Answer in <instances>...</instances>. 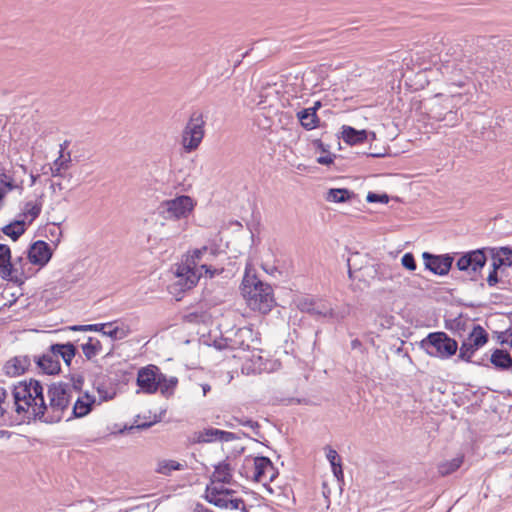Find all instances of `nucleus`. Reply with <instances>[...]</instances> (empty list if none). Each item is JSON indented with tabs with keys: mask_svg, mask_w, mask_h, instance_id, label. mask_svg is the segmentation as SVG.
<instances>
[{
	"mask_svg": "<svg viewBox=\"0 0 512 512\" xmlns=\"http://www.w3.org/2000/svg\"><path fill=\"white\" fill-rule=\"evenodd\" d=\"M494 56L483 52H477L472 58L466 55H458L443 61L440 71L444 78L447 91L453 98H458L461 103L473 102L477 99L478 88L473 75L476 73L485 75L486 72L496 68Z\"/></svg>",
	"mask_w": 512,
	"mask_h": 512,
	"instance_id": "f257e3e1",
	"label": "nucleus"
},
{
	"mask_svg": "<svg viewBox=\"0 0 512 512\" xmlns=\"http://www.w3.org/2000/svg\"><path fill=\"white\" fill-rule=\"evenodd\" d=\"M13 407L22 421L43 420L44 412H47L44 397V388L40 381L30 379L20 381L14 385Z\"/></svg>",
	"mask_w": 512,
	"mask_h": 512,
	"instance_id": "f03ea898",
	"label": "nucleus"
},
{
	"mask_svg": "<svg viewBox=\"0 0 512 512\" xmlns=\"http://www.w3.org/2000/svg\"><path fill=\"white\" fill-rule=\"evenodd\" d=\"M241 292L248 306L262 314L270 312L275 304L272 287L252 273L249 265L246 266Z\"/></svg>",
	"mask_w": 512,
	"mask_h": 512,
	"instance_id": "7ed1b4c3",
	"label": "nucleus"
},
{
	"mask_svg": "<svg viewBox=\"0 0 512 512\" xmlns=\"http://www.w3.org/2000/svg\"><path fill=\"white\" fill-rule=\"evenodd\" d=\"M71 385L68 383H52L48 387L47 396L49 404L46 403L47 412H44L42 422L57 423L63 418L65 410L71 401Z\"/></svg>",
	"mask_w": 512,
	"mask_h": 512,
	"instance_id": "20e7f679",
	"label": "nucleus"
},
{
	"mask_svg": "<svg viewBox=\"0 0 512 512\" xmlns=\"http://www.w3.org/2000/svg\"><path fill=\"white\" fill-rule=\"evenodd\" d=\"M429 356L442 360L450 359L458 350V342L445 332H431L419 343Z\"/></svg>",
	"mask_w": 512,
	"mask_h": 512,
	"instance_id": "39448f33",
	"label": "nucleus"
},
{
	"mask_svg": "<svg viewBox=\"0 0 512 512\" xmlns=\"http://www.w3.org/2000/svg\"><path fill=\"white\" fill-rule=\"evenodd\" d=\"M195 206L196 201L192 197L181 195L162 201L158 206V213L165 220H182L190 216Z\"/></svg>",
	"mask_w": 512,
	"mask_h": 512,
	"instance_id": "423d86ee",
	"label": "nucleus"
},
{
	"mask_svg": "<svg viewBox=\"0 0 512 512\" xmlns=\"http://www.w3.org/2000/svg\"><path fill=\"white\" fill-rule=\"evenodd\" d=\"M298 308L313 317L328 318L338 322L345 319L349 313L347 307L336 310L327 301L313 298L301 299L298 303Z\"/></svg>",
	"mask_w": 512,
	"mask_h": 512,
	"instance_id": "0eeeda50",
	"label": "nucleus"
},
{
	"mask_svg": "<svg viewBox=\"0 0 512 512\" xmlns=\"http://www.w3.org/2000/svg\"><path fill=\"white\" fill-rule=\"evenodd\" d=\"M205 119L200 111H193L182 132V146L188 153L196 150L205 135Z\"/></svg>",
	"mask_w": 512,
	"mask_h": 512,
	"instance_id": "6e6552de",
	"label": "nucleus"
},
{
	"mask_svg": "<svg viewBox=\"0 0 512 512\" xmlns=\"http://www.w3.org/2000/svg\"><path fill=\"white\" fill-rule=\"evenodd\" d=\"M486 261L487 258L484 251L477 249L461 256L457 260L456 266L460 271L467 272L471 279L474 280L476 273L481 271Z\"/></svg>",
	"mask_w": 512,
	"mask_h": 512,
	"instance_id": "1a4fd4ad",
	"label": "nucleus"
},
{
	"mask_svg": "<svg viewBox=\"0 0 512 512\" xmlns=\"http://www.w3.org/2000/svg\"><path fill=\"white\" fill-rule=\"evenodd\" d=\"M0 277L18 285L23 283V273L11 262V250L5 244H0Z\"/></svg>",
	"mask_w": 512,
	"mask_h": 512,
	"instance_id": "9d476101",
	"label": "nucleus"
},
{
	"mask_svg": "<svg viewBox=\"0 0 512 512\" xmlns=\"http://www.w3.org/2000/svg\"><path fill=\"white\" fill-rule=\"evenodd\" d=\"M159 368L155 365L142 367L137 374V385L148 394H153L159 389Z\"/></svg>",
	"mask_w": 512,
	"mask_h": 512,
	"instance_id": "9b49d317",
	"label": "nucleus"
},
{
	"mask_svg": "<svg viewBox=\"0 0 512 512\" xmlns=\"http://www.w3.org/2000/svg\"><path fill=\"white\" fill-rule=\"evenodd\" d=\"M252 461L254 467L252 479L254 481L266 483L277 477L278 471L268 457L258 456L253 458Z\"/></svg>",
	"mask_w": 512,
	"mask_h": 512,
	"instance_id": "f8f14e48",
	"label": "nucleus"
},
{
	"mask_svg": "<svg viewBox=\"0 0 512 512\" xmlns=\"http://www.w3.org/2000/svg\"><path fill=\"white\" fill-rule=\"evenodd\" d=\"M422 257L424 259L426 269L440 276L448 274L454 260L449 254L433 255L429 252H424Z\"/></svg>",
	"mask_w": 512,
	"mask_h": 512,
	"instance_id": "ddd939ff",
	"label": "nucleus"
},
{
	"mask_svg": "<svg viewBox=\"0 0 512 512\" xmlns=\"http://www.w3.org/2000/svg\"><path fill=\"white\" fill-rule=\"evenodd\" d=\"M52 257V250L48 243L42 240L34 242L28 250L29 261L40 267L45 266Z\"/></svg>",
	"mask_w": 512,
	"mask_h": 512,
	"instance_id": "4468645a",
	"label": "nucleus"
},
{
	"mask_svg": "<svg viewBox=\"0 0 512 512\" xmlns=\"http://www.w3.org/2000/svg\"><path fill=\"white\" fill-rule=\"evenodd\" d=\"M35 361L39 369L45 374L53 375L59 373L61 370L59 359L57 358L56 352L53 351L52 345L47 352L36 358Z\"/></svg>",
	"mask_w": 512,
	"mask_h": 512,
	"instance_id": "2eb2a0df",
	"label": "nucleus"
},
{
	"mask_svg": "<svg viewBox=\"0 0 512 512\" xmlns=\"http://www.w3.org/2000/svg\"><path fill=\"white\" fill-rule=\"evenodd\" d=\"M44 201V193L39 194L35 200H29L24 203L20 216L25 223L32 224L40 215Z\"/></svg>",
	"mask_w": 512,
	"mask_h": 512,
	"instance_id": "dca6fc26",
	"label": "nucleus"
},
{
	"mask_svg": "<svg viewBox=\"0 0 512 512\" xmlns=\"http://www.w3.org/2000/svg\"><path fill=\"white\" fill-rule=\"evenodd\" d=\"M30 365L31 361L28 356H16L7 361L3 369L7 376L15 377L23 374Z\"/></svg>",
	"mask_w": 512,
	"mask_h": 512,
	"instance_id": "f3484780",
	"label": "nucleus"
},
{
	"mask_svg": "<svg viewBox=\"0 0 512 512\" xmlns=\"http://www.w3.org/2000/svg\"><path fill=\"white\" fill-rule=\"evenodd\" d=\"M458 107L454 109H449L448 112H441L440 108L431 109V117L439 122H443V125L446 127H454L458 125L463 117L458 113Z\"/></svg>",
	"mask_w": 512,
	"mask_h": 512,
	"instance_id": "a211bd4d",
	"label": "nucleus"
},
{
	"mask_svg": "<svg viewBox=\"0 0 512 512\" xmlns=\"http://www.w3.org/2000/svg\"><path fill=\"white\" fill-rule=\"evenodd\" d=\"M341 136L344 142L349 145L363 143L368 138V132L364 129L357 130L351 126L344 125L342 127Z\"/></svg>",
	"mask_w": 512,
	"mask_h": 512,
	"instance_id": "6ab92c4d",
	"label": "nucleus"
},
{
	"mask_svg": "<svg viewBox=\"0 0 512 512\" xmlns=\"http://www.w3.org/2000/svg\"><path fill=\"white\" fill-rule=\"evenodd\" d=\"M52 349L56 352L57 358L59 359V357H61L67 366L71 365V362L77 353L76 346L71 342H67L65 344H52Z\"/></svg>",
	"mask_w": 512,
	"mask_h": 512,
	"instance_id": "aec40b11",
	"label": "nucleus"
},
{
	"mask_svg": "<svg viewBox=\"0 0 512 512\" xmlns=\"http://www.w3.org/2000/svg\"><path fill=\"white\" fill-rule=\"evenodd\" d=\"M490 362L499 370L512 368V356L508 351L503 349H495L491 354Z\"/></svg>",
	"mask_w": 512,
	"mask_h": 512,
	"instance_id": "412c9836",
	"label": "nucleus"
},
{
	"mask_svg": "<svg viewBox=\"0 0 512 512\" xmlns=\"http://www.w3.org/2000/svg\"><path fill=\"white\" fill-rule=\"evenodd\" d=\"M232 481V468L229 463L221 462L215 466L212 475V484H230Z\"/></svg>",
	"mask_w": 512,
	"mask_h": 512,
	"instance_id": "4be33fe9",
	"label": "nucleus"
},
{
	"mask_svg": "<svg viewBox=\"0 0 512 512\" xmlns=\"http://www.w3.org/2000/svg\"><path fill=\"white\" fill-rule=\"evenodd\" d=\"M512 266V251L509 248H501V250L493 255L492 267L500 270L502 275L506 267Z\"/></svg>",
	"mask_w": 512,
	"mask_h": 512,
	"instance_id": "5701e85b",
	"label": "nucleus"
},
{
	"mask_svg": "<svg viewBox=\"0 0 512 512\" xmlns=\"http://www.w3.org/2000/svg\"><path fill=\"white\" fill-rule=\"evenodd\" d=\"M301 126L305 130H313L318 127L320 119L314 110L310 111L308 108L302 109L296 114Z\"/></svg>",
	"mask_w": 512,
	"mask_h": 512,
	"instance_id": "b1692460",
	"label": "nucleus"
},
{
	"mask_svg": "<svg viewBox=\"0 0 512 512\" xmlns=\"http://www.w3.org/2000/svg\"><path fill=\"white\" fill-rule=\"evenodd\" d=\"M94 403L95 398L91 397L88 394H85L83 397L78 398L73 406V416L76 418L86 416L92 410V406Z\"/></svg>",
	"mask_w": 512,
	"mask_h": 512,
	"instance_id": "393cba45",
	"label": "nucleus"
},
{
	"mask_svg": "<svg viewBox=\"0 0 512 512\" xmlns=\"http://www.w3.org/2000/svg\"><path fill=\"white\" fill-rule=\"evenodd\" d=\"M324 449L326 451V458L331 465L334 476L338 481L343 480L344 474L341 464V457L331 446H326Z\"/></svg>",
	"mask_w": 512,
	"mask_h": 512,
	"instance_id": "a878e982",
	"label": "nucleus"
},
{
	"mask_svg": "<svg viewBox=\"0 0 512 512\" xmlns=\"http://www.w3.org/2000/svg\"><path fill=\"white\" fill-rule=\"evenodd\" d=\"M218 252L219 251H218L217 247L203 246L199 249H195L192 252V254L187 258L186 264H190L191 266H193V268H197L199 261L203 258V256L205 254L208 253L209 256L207 257V260H211L213 257H215L218 254Z\"/></svg>",
	"mask_w": 512,
	"mask_h": 512,
	"instance_id": "bb28decb",
	"label": "nucleus"
},
{
	"mask_svg": "<svg viewBox=\"0 0 512 512\" xmlns=\"http://www.w3.org/2000/svg\"><path fill=\"white\" fill-rule=\"evenodd\" d=\"M489 340L488 333L480 325H473L472 330L469 332L468 337L464 341L473 343V345L484 346Z\"/></svg>",
	"mask_w": 512,
	"mask_h": 512,
	"instance_id": "cd10ccee",
	"label": "nucleus"
},
{
	"mask_svg": "<svg viewBox=\"0 0 512 512\" xmlns=\"http://www.w3.org/2000/svg\"><path fill=\"white\" fill-rule=\"evenodd\" d=\"M464 456H457L451 460L443 461L438 464V473L441 476H447L458 470L463 464Z\"/></svg>",
	"mask_w": 512,
	"mask_h": 512,
	"instance_id": "c85d7f7f",
	"label": "nucleus"
},
{
	"mask_svg": "<svg viewBox=\"0 0 512 512\" xmlns=\"http://www.w3.org/2000/svg\"><path fill=\"white\" fill-rule=\"evenodd\" d=\"M25 231L26 224L24 220H15L14 222L5 225L2 228V232L14 241H16L21 235H23Z\"/></svg>",
	"mask_w": 512,
	"mask_h": 512,
	"instance_id": "c756f323",
	"label": "nucleus"
},
{
	"mask_svg": "<svg viewBox=\"0 0 512 512\" xmlns=\"http://www.w3.org/2000/svg\"><path fill=\"white\" fill-rule=\"evenodd\" d=\"M354 197V193L345 188H333L327 192L326 200L335 203H344Z\"/></svg>",
	"mask_w": 512,
	"mask_h": 512,
	"instance_id": "7c9ffc66",
	"label": "nucleus"
},
{
	"mask_svg": "<svg viewBox=\"0 0 512 512\" xmlns=\"http://www.w3.org/2000/svg\"><path fill=\"white\" fill-rule=\"evenodd\" d=\"M186 468L185 463H180L175 460L164 459L158 462L156 471L162 475H170L172 471H180Z\"/></svg>",
	"mask_w": 512,
	"mask_h": 512,
	"instance_id": "2f4dec72",
	"label": "nucleus"
},
{
	"mask_svg": "<svg viewBox=\"0 0 512 512\" xmlns=\"http://www.w3.org/2000/svg\"><path fill=\"white\" fill-rule=\"evenodd\" d=\"M482 346L473 345V343L462 341L461 346L458 347L459 354L458 359L465 362H472V357Z\"/></svg>",
	"mask_w": 512,
	"mask_h": 512,
	"instance_id": "473e14b6",
	"label": "nucleus"
},
{
	"mask_svg": "<svg viewBox=\"0 0 512 512\" xmlns=\"http://www.w3.org/2000/svg\"><path fill=\"white\" fill-rule=\"evenodd\" d=\"M102 350V344L98 339L88 338V342L82 345V351L88 360H91Z\"/></svg>",
	"mask_w": 512,
	"mask_h": 512,
	"instance_id": "72a5a7b5",
	"label": "nucleus"
},
{
	"mask_svg": "<svg viewBox=\"0 0 512 512\" xmlns=\"http://www.w3.org/2000/svg\"><path fill=\"white\" fill-rule=\"evenodd\" d=\"M71 164L70 156L67 159H63L62 153L50 166L51 175L53 177H62L63 171L69 169Z\"/></svg>",
	"mask_w": 512,
	"mask_h": 512,
	"instance_id": "f704fd0d",
	"label": "nucleus"
},
{
	"mask_svg": "<svg viewBox=\"0 0 512 512\" xmlns=\"http://www.w3.org/2000/svg\"><path fill=\"white\" fill-rule=\"evenodd\" d=\"M96 332H101L104 336H108L113 340H122L126 338L129 334V328L128 327H106L102 330H95Z\"/></svg>",
	"mask_w": 512,
	"mask_h": 512,
	"instance_id": "c9c22d12",
	"label": "nucleus"
},
{
	"mask_svg": "<svg viewBox=\"0 0 512 512\" xmlns=\"http://www.w3.org/2000/svg\"><path fill=\"white\" fill-rule=\"evenodd\" d=\"M186 270L185 275V288L191 289L194 287L197 282L199 281L200 277L203 275L200 271L197 270V268H193L190 264H186L185 267H183L182 271Z\"/></svg>",
	"mask_w": 512,
	"mask_h": 512,
	"instance_id": "e433bc0d",
	"label": "nucleus"
},
{
	"mask_svg": "<svg viewBox=\"0 0 512 512\" xmlns=\"http://www.w3.org/2000/svg\"><path fill=\"white\" fill-rule=\"evenodd\" d=\"M16 188L12 176L6 173H0V203L3 201L8 192Z\"/></svg>",
	"mask_w": 512,
	"mask_h": 512,
	"instance_id": "4c0bfd02",
	"label": "nucleus"
},
{
	"mask_svg": "<svg viewBox=\"0 0 512 512\" xmlns=\"http://www.w3.org/2000/svg\"><path fill=\"white\" fill-rule=\"evenodd\" d=\"M207 500L220 508H228L229 499L224 495L219 496V491L215 488H206Z\"/></svg>",
	"mask_w": 512,
	"mask_h": 512,
	"instance_id": "58836bf2",
	"label": "nucleus"
},
{
	"mask_svg": "<svg viewBox=\"0 0 512 512\" xmlns=\"http://www.w3.org/2000/svg\"><path fill=\"white\" fill-rule=\"evenodd\" d=\"M464 104L465 103L459 102L458 98H453L452 95L449 93V95L443 98L441 102L435 103L431 109L440 108L441 112L445 113L448 112L449 109H454L457 106H461Z\"/></svg>",
	"mask_w": 512,
	"mask_h": 512,
	"instance_id": "ea45409f",
	"label": "nucleus"
},
{
	"mask_svg": "<svg viewBox=\"0 0 512 512\" xmlns=\"http://www.w3.org/2000/svg\"><path fill=\"white\" fill-rule=\"evenodd\" d=\"M159 379L161 382L159 388L162 394L172 392L178 383V379L176 377H171L167 379L166 376L163 375L162 373H160Z\"/></svg>",
	"mask_w": 512,
	"mask_h": 512,
	"instance_id": "a19ab883",
	"label": "nucleus"
},
{
	"mask_svg": "<svg viewBox=\"0 0 512 512\" xmlns=\"http://www.w3.org/2000/svg\"><path fill=\"white\" fill-rule=\"evenodd\" d=\"M111 375H114L113 378H111L113 381L117 383H127L129 382L132 372L124 370L122 368H112L109 372Z\"/></svg>",
	"mask_w": 512,
	"mask_h": 512,
	"instance_id": "79ce46f5",
	"label": "nucleus"
},
{
	"mask_svg": "<svg viewBox=\"0 0 512 512\" xmlns=\"http://www.w3.org/2000/svg\"><path fill=\"white\" fill-rule=\"evenodd\" d=\"M219 431H220V429H217V428L205 429L204 431L199 432L197 441L198 442H212V441L219 440V434H218Z\"/></svg>",
	"mask_w": 512,
	"mask_h": 512,
	"instance_id": "37998d69",
	"label": "nucleus"
},
{
	"mask_svg": "<svg viewBox=\"0 0 512 512\" xmlns=\"http://www.w3.org/2000/svg\"><path fill=\"white\" fill-rule=\"evenodd\" d=\"M111 326H113L112 322L100 323V324H88V325H74V326H70L69 330L86 332V331H92V330H102L103 328L111 327Z\"/></svg>",
	"mask_w": 512,
	"mask_h": 512,
	"instance_id": "c03bdc74",
	"label": "nucleus"
},
{
	"mask_svg": "<svg viewBox=\"0 0 512 512\" xmlns=\"http://www.w3.org/2000/svg\"><path fill=\"white\" fill-rule=\"evenodd\" d=\"M184 322L198 324L204 322L205 312L203 311H191L187 312L182 316Z\"/></svg>",
	"mask_w": 512,
	"mask_h": 512,
	"instance_id": "a18cd8bd",
	"label": "nucleus"
},
{
	"mask_svg": "<svg viewBox=\"0 0 512 512\" xmlns=\"http://www.w3.org/2000/svg\"><path fill=\"white\" fill-rule=\"evenodd\" d=\"M7 391L0 387V417L5 418V415L8 413V409L10 408V403L6 401Z\"/></svg>",
	"mask_w": 512,
	"mask_h": 512,
	"instance_id": "49530a36",
	"label": "nucleus"
},
{
	"mask_svg": "<svg viewBox=\"0 0 512 512\" xmlns=\"http://www.w3.org/2000/svg\"><path fill=\"white\" fill-rule=\"evenodd\" d=\"M223 268H213L212 266L210 265H207V264H201L199 266V271L202 273L204 272V274L206 276H208L210 279L213 278L215 275H219L223 272Z\"/></svg>",
	"mask_w": 512,
	"mask_h": 512,
	"instance_id": "de8ad7c7",
	"label": "nucleus"
},
{
	"mask_svg": "<svg viewBox=\"0 0 512 512\" xmlns=\"http://www.w3.org/2000/svg\"><path fill=\"white\" fill-rule=\"evenodd\" d=\"M401 263L406 269L410 271H414L417 267L415 258L412 253H405L401 259Z\"/></svg>",
	"mask_w": 512,
	"mask_h": 512,
	"instance_id": "09e8293b",
	"label": "nucleus"
},
{
	"mask_svg": "<svg viewBox=\"0 0 512 512\" xmlns=\"http://www.w3.org/2000/svg\"><path fill=\"white\" fill-rule=\"evenodd\" d=\"M366 200L369 202V203H384V204H387L389 202V196L387 194H377V193H373V192H369L368 195H367V198Z\"/></svg>",
	"mask_w": 512,
	"mask_h": 512,
	"instance_id": "8fccbe9b",
	"label": "nucleus"
},
{
	"mask_svg": "<svg viewBox=\"0 0 512 512\" xmlns=\"http://www.w3.org/2000/svg\"><path fill=\"white\" fill-rule=\"evenodd\" d=\"M235 420H236L239 424H241V425H243V426L250 427L251 429H253L256 435H260V432H259L260 425H259V423H258V422L253 421V420H251V419H247V418H245V417H242V418H237V417H236V418H235Z\"/></svg>",
	"mask_w": 512,
	"mask_h": 512,
	"instance_id": "3c124183",
	"label": "nucleus"
},
{
	"mask_svg": "<svg viewBox=\"0 0 512 512\" xmlns=\"http://www.w3.org/2000/svg\"><path fill=\"white\" fill-rule=\"evenodd\" d=\"M228 507L233 510L240 509L243 512H248L245 502L241 498L229 499Z\"/></svg>",
	"mask_w": 512,
	"mask_h": 512,
	"instance_id": "603ef678",
	"label": "nucleus"
},
{
	"mask_svg": "<svg viewBox=\"0 0 512 512\" xmlns=\"http://www.w3.org/2000/svg\"><path fill=\"white\" fill-rule=\"evenodd\" d=\"M500 273L499 269H495L492 267V271H490L488 277H487V283L490 287L495 286L498 284L501 279L499 278L498 274Z\"/></svg>",
	"mask_w": 512,
	"mask_h": 512,
	"instance_id": "864d4df0",
	"label": "nucleus"
},
{
	"mask_svg": "<svg viewBox=\"0 0 512 512\" xmlns=\"http://www.w3.org/2000/svg\"><path fill=\"white\" fill-rule=\"evenodd\" d=\"M218 434H219V441H222V442H230V441H233L236 439V435L232 432L220 430L218 432Z\"/></svg>",
	"mask_w": 512,
	"mask_h": 512,
	"instance_id": "5fc2aeb1",
	"label": "nucleus"
},
{
	"mask_svg": "<svg viewBox=\"0 0 512 512\" xmlns=\"http://www.w3.org/2000/svg\"><path fill=\"white\" fill-rule=\"evenodd\" d=\"M351 348L352 349H357L361 353H365L366 352L365 347L363 346L362 342L359 339H354V340L351 341Z\"/></svg>",
	"mask_w": 512,
	"mask_h": 512,
	"instance_id": "6e6d98bb",
	"label": "nucleus"
},
{
	"mask_svg": "<svg viewBox=\"0 0 512 512\" xmlns=\"http://www.w3.org/2000/svg\"><path fill=\"white\" fill-rule=\"evenodd\" d=\"M317 162L322 165H330L331 163H333V156L332 155L320 156L317 159Z\"/></svg>",
	"mask_w": 512,
	"mask_h": 512,
	"instance_id": "4d7b16f0",
	"label": "nucleus"
},
{
	"mask_svg": "<svg viewBox=\"0 0 512 512\" xmlns=\"http://www.w3.org/2000/svg\"><path fill=\"white\" fill-rule=\"evenodd\" d=\"M153 423L154 422L140 423V422H138V420H135V428L140 429V430L147 429V428L151 427L153 425ZM131 428H134V426H132Z\"/></svg>",
	"mask_w": 512,
	"mask_h": 512,
	"instance_id": "13d9d810",
	"label": "nucleus"
},
{
	"mask_svg": "<svg viewBox=\"0 0 512 512\" xmlns=\"http://www.w3.org/2000/svg\"><path fill=\"white\" fill-rule=\"evenodd\" d=\"M506 338L504 340H501V344L504 345V344H507L509 345L510 347H512V329H507L506 330Z\"/></svg>",
	"mask_w": 512,
	"mask_h": 512,
	"instance_id": "bf43d9fd",
	"label": "nucleus"
},
{
	"mask_svg": "<svg viewBox=\"0 0 512 512\" xmlns=\"http://www.w3.org/2000/svg\"><path fill=\"white\" fill-rule=\"evenodd\" d=\"M207 488H215L216 490L219 491V496L224 495L225 487L221 483H211V485H208Z\"/></svg>",
	"mask_w": 512,
	"mask_h": 512,
	"instance_id": "052dcab7",
	"label": "nucleus"
},
{
	"mask_svg": "<svg viewBox=\"0 0 512 512\" xmlns=\"http://www.w3.org/2000/svg\"><path fill=\"white\" fill-rule=\"evenodd\" d=\"M322 106L321 102L320 101H316L314 103V105L312 107H309L308 109L311 111L314 110L315 114H317V111L320 109V107Z\"/></svg>",
	"mask_w": 512,
	"mask_h": 512,
	"instance_id": "680f3d73",
	"label": "nucleus"
},
{
	"mask_svg": "<svg viewBox=\"0 0 512 512\" xmlns=\"http://www.w3.org/2000/svg\"><path fill=\"white\" fill-rule=\"evenodd\" d=\"M201 387H202L204 396L211 390V387L209 384H202Z\"/></svg>",
	"mask_w": 512,
	"mask_h": 512,
	"instance_id": "e2e57ef3",
	"label": "nucleus"
},
{
	"mask_svg": "<svg viewBox=\"0 0 512 512\" xmlns=\"http://www.w3.org/2000/svg\"><path fill=\"white\" fill-rule=\"evenodd\" d=\"M506 331L504 332H499L498 335H497V339L498 341L501 343V340H504L507 336H506Z\"/></svg>",
	"mask_w": 512,
	"mask_h": 512,
	"instance_id": "0e129e2a",
	"label": "nucleus"
},
{
	"mask_svg": "<svg viewBox=\"0 0 512 512\" xmlns=\"http://www.w3.org/2000/svg\"><path fill=\"white\" fill-rule=\"evenodd\" d=\"M38 178H39V175L31 174V185H34Z\"/></svg>",
	"mask_w": 512,
	"mask_h": 512,
	"instance_id": "69168bd1",
	"label": "nucleus"
},
{
	"mask_svg": "<svg viewBox=\"0 0 512 512\" xmlns=\"http://www.w3.org/2000/svg\"><path fill=\"white\" fill-rule=\"evenodd\" d=\"M232 493H234V491L232 489H228V488H225L224 489V496L226 497L227 495H231Z\"/></svg>",
	"mask_w": 512,
	"mask_h": 512,
	"instance_id": "338daca9",
	"label": "nucleus"
},
{
	"mask_svg": "<svg viewBox=\"0 0 512 512\" xmlns=\"http://www.w3.org/2000/svg\"><path fill=\"white\" fill-rule=\"evenodd\" d=\"M370 155L373 156V157H382V156H384V154H382V153H371Z\"/></svg>",
	"mask_w": 512,
	"mask_h": 512,
	"instance_id": "774afa93",
	"label": "nucleus"
}]
</instances>
